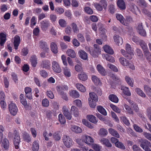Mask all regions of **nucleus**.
<instances>
[{
    "label": "nucleus",
    "instance_id": "393cba45",
    "mask_svg": "<svg viewBox=\"0 0 151 151\" xmlns=\"http://www.w3.org/2000/svg\"><path fill=\"white\" fill-rule=\"evenodd\" d=\"M50 48L52 51L55 54L58 52V47L56 44L54 42H52L50 44Z\"/></svg>",
    "mask_w": 151,
    "mask_h": 151
},
{
    "label": "nucleus",
    "instance_id": "37998d69",
    "mask_svg": "<svg viewBox=\"0 0 151 151\" xmlns=\"http://www.w3.org/2000/svg\"><path fill=\"white\" fill-rule=\"evenodd\" d=\"M139 44L143 49L144 52L148 50L146 44L143 41L140 40Z\"/></svg>",
    "mask_w": 151,
    "mask_h": 151
},
{
    "label": "nucleus",
    "instance_id": "6e6552de",
    "mask_svg": "<svg viewBox=\"0 0 151 151\" xmlns=\"http://www.w3.org/2000/svg\"><path fill=\"white\" fill-rule=\"evenodd\" d=\"M39 47L45 52H47L49 51V47L47 43L43 40L39 42Z\"/></svg>",
    "mask_w": 151,
    "mask_h": 151
},
{
    "label": "nucleus",
    "instance_id": "79ce46f5",
    "mask_svg": "<svg viewBox=\"0 0 151 151\" xmlns=\"http://www.w3.org/2000/svg\"><path fill=\"white\" fill-rule=\"evenodd\" d=\"M78 77L79 79L82 81H85L87 78V75L83 72L79 73L78 75Z\"/></svg>",
    "mask_w": 151,
    "mask_h": 151
},
{
    "label": "nucleus",
    "instance_id": "ddd939ff",
    "mask_svg": "<svg viewBox=\"0 0 151 151\" xmlns=\"http://www.w3.org/2000/svg\"><path fill=\"white\" fill-rule=\"evenodd\" d=\"M70 129L71 131L76 133H80L82 132V129L81 128L76 125H71Z\"/></svg>",
    "mask_w": 151,
    "mask_h": 151
},
{
    "label": "nucleus",
    "instance_id": "09e8293b",
    "mask_svg": "<svg viewBox=\"0 0 151 151\" xmlns=\"http://www.w3.org/2000/svg\"><path fill=\"white\" fill-rule=\"evenodd\" d=\"M58 23L60 26L62 27H65L67 24L66 21L63 19H60L58 20Z\"/></svg>",
    "mask_w": 151,
    "mask_h": 151
},
{
    "label": "nucleus",
    "instance_id": "0e129e2a",
    "mask_svg": "<svg viewBox=\"0 0 151 151\" xmlns=\"http://www.w3.org/2000/svg\"><path fill=\"white\" fill-rule=\"evenodd\" d=\"M125 49L128 53H132V52H133L131 45L128 44H127L126 45Z\"/></svg>",
    "mask_w": 151,
    "mask_h": 151
},
{
    "label": "nucleus",
    "instance_id": "412c9836",
    "mask_svg": "<svg viewBox=\"0 0 151 151\" xmlns=\"http://www.w3.org/2000/svg\"><path fill=\"white\" fill-rule=\"evenodd\" d=\"M140 142H141L140 146L143 149L145 147H146L150 146V143L146 139H142Z\"/></svg>",
    "mask_w": 151,
    "mask_h": 151
},
{
    "label": "nucleus",
    "instance_id": "052dcab7",
    "mask_svg": "<svg viewBox=\"0 0 151 151\" xmlns=\"http://www.w3.org/2000/svg\"><path fill=\"white\" fill-rule=\"evenodd\" d=\"M107 67L114 71L117 72L118 71V68L116 66L111 64H108Z\"/></svg>",
    "mask_w": 151,
    "mask_h": 151
},
{
    "label": "nucleus",
    "instance_id": "b1692460",
    "mask_svg": "<svg viewBox=\"0 0 151 151\" xmlns=\"http://www.w3.org/2000/svg\"><path fill=\"white\" fill-rule=\"evenodd\" d=\"M68 89V87L67 86L62 85L58 86L57 90L59 93H62L64 91H66Z\"/></svg>",
    "mask_w": 151,
    "mask_h": 151
},
{
    "label": "nucleus",
    "instance_id": "de8ad7c7",
    "mask_svg": "<svg viewBox=\"0 0 151 151\" xmlns=\"http://www.w3.org/2000/svg\"><path fill=\"white\" fill-rule=\"evenodd\" d=\"M129 102L130 104H131V106L135 111L137 112L139 110V108L137 106V105L132 101L130 100L129 101Z\"/></svg>",
    "mask_w": 151,
    "mask_h": 151
},
{
    "label": "nucleus",
    "instance_id": "423d86ee",
    "mask_svg": "<svg viewBox=\"0 0 151 151\" xmlns=\"http://www.w3.org/2000/svg\"><path fill=\"white\" fill-rule=\"evenodd\" d=\"M82 139L84 142L88 145H91L93 142V138L90 136L86 134L82 136Z\"/></svg>",
    "mask_w": 151,
    "mask_h": 151
},
{
    "label": "nucleus",
    "instance_id": "69168bd1",
    "mask_svg": "<svg viewBox=\"0 0 151 151\" xmlns=\"http://www.w3.org/2000/svg\"><path fill=\"white\" fill-rule=\"evenodd\" d=\"M115 8L113 4H110L109 6V11L111 14H113L115 11Z\"/></svg>",
    "mask_w": 151,
    "mask_h": 151
},
{
    "label": "nucleus",
    "instance_id": "4be33fe9",
    "mask_svg": "<svg viewBox=\"0 0 151 151\" xmlns=\"http://www.w3.org/2000/svg\"><path fill=\"white\" fill-rule=\"evenodd\" d=\"M50 63L49 61L43 60L41 65V66L43 68L48 69L50 67Z\"/></svg>",
    "mask_w": 151,
    "mask_h": 151
},
{
    "label": "nucleus",
    "instance_id": "cd10ccee",
    "mask_svg": "<svg viewBox=\"0 0 151 151\" xmlns=\"http://www.w3.org/2000/svg\"><path fill=\"white\" fill-rule=\"evenodd\" d=\"M19 99L20 102L23 105L25 106H27V103L26 99L23 94H20L19 96Z\"/></svg>",
    "mask_w": 151,
    "mask_h": 151
},
{
    "label": "nucleus",
    "instance_id": "dca6fc26",
    "mask_svg": "<svg viewBox=\"0 0 151 151\" xmlns=\"http://www.w3.org/2000/svg\"><path fill=\"white\" fill-rule=\"evenodd\" d=\"M64 74L66 77H69L71 76V73L70 69L66 66L63 68Z\"/></svg>",
    "mask_w": 151,
    "mask_h": 151
},
{
    "label": "nucleus",
    "instance_id": "49530a36",
    "mask_svg": "<svg viewBox=\"0 0 151 151\" xmlns=\"http://www.w3.org/2000/svg\"><path fill=\"white\" fill-rule=\"evenodd\" d=\"M108 132L104 128L100 129L99 132V135L101 137L106 136Z\"/></svg>",
    "mask_w": 151,
    "mask_h": 151
},
{
    "label": "nucleus",
    "instance_id": "13d9d810",
    "mask_svg": "<svg viewBox=\"0 0 151 151\" xmlns=\"http://www.w3.org/2000/svg\"><path fill=\"white\" fill-rule=\"evenodd\" d=\"M130 10L134 13L136 14V12L137 9V6L134 4H132L130 6Z\"/></svg>",
    "mask_w": 151,
    "mask_h": 151
},
{
    "label": "nucleus",
    "instance_id": "f3484780",
    "mask_svg": "<svg viewBox=\"0 0 151 151\" xmlns=\"http://www.w3.org/2000/svg\"><path fill=\"white\" fill-rule=\"evenodd\" d=\"M103 48L105 52L112 55L114 54V52L112 48L109 45H105L104 46Z\"/></svg>",
    "mask_w": 151,
    "mask_h": 151
},
{
    "label": "nucleus",
    "instance_id": "ea45409f",
    "mask_svg": "<svg viewBox=\"0 0 151 151\" xmlns=\"http://www.w3.org/2000/svg\"><path fill=\"white\" fill-rule=\"evenodd\" d=\"M92 80L95 84L96 85L101 84V82L99 79L96 76H92Z\"/></svg>",
    "mask_w": 151,
    "mask_h": 151
},
{
    "label": "nucleus",
    "instance_id": "9b49d317",
    "mask_svg": "<svg viewBox=\"0 0 151 151\" xmlns=\"http://www.w3.org/2000/svg\"><path fill=\"white\" fill-rule=\"evenodd\" d=\"M41 24L42 29L45 30L50 26V23L49 21L44 20L41 22Z\"/></svg>",
    "mask_w": 151,
    "mask_h": 151
},
{
    "label": "nucleus",
    "instance_id": "774afa93",
    "mask_svg": "<svg viewBox=\"0 0 151 151\" xmlns=\"http://www.w3.org/2000/svg\"><path fill=\"white\" fill-rule=\"evenodd\" d=\"M124 106L127 112L131 114H133V112L130 106L126 104H124Z\"/></svg>",
    "mask_w": 151,
    "mask_h": 151
},
{
    "label": "nucleus",
    "instance_id": "f03ea898",
    "mask_svg": "<svg viewBox=\"0 0 151 151\" xmlns=\"http://www.w3.org/2000/svg\"><path fill=\"white\" fill-rule=\"evenodd\" d=\"M119 60L121 64L123 66L128 67L132 70L135 69V67L133 65L130 63L129 61L127 60L123 57L120 58Z\"/></svg>",
    "mask_w": 151,
    "mask_h": 151
},
{
    "label": "nucleus",
    "instance_id": "e2e57ef3",
    "mask_svg": "<svg viewBox=\"0 0 151 151\" xmlns=\"http://www.w3.org/2000/svg\"><path fill=\"white\" fill-rule=\"evenodd\" d=\"M82 122L84 125L89 128H93V127L91 125V124L85 119H82Z\"/></svg>",
    "mask_w": 151,
    "mask_h": 151
},
{
    "label": "nucleus",
    "instance_id": "338daca9",
    "mask_svg": "<svg viewBox=\"0 0 151 151\" xmlns=\"http://www.w3.org/2000/svg\"><path fill=\"white\" fill-rule=\"evenodd\" d=\"M84 11L86 13L89 14H91L93 13L92 9L88 7H85L84 8Z\"/></svg>",
    "mask_w": 151,
    "mask_h": 151
},
{
    "label": "nucleus",
    "instance_id": "a19ab883",
    "mask_svg": "<svg viewBox=\"0 0 151 151\" xmlns=\"http://www.w3.org/2000/svg\"><path fill=\"white\" fill-rule=\"evenodd\" d=\"M30 61L31 62L32 65L35 67L37 63V60L35 55H33L30 58Z\"/></svg>",
    "mask_w": 151,
    "mask_h": 151
},
{
    "label": "nucleus",
    "instance_id": "a18cd8bd",
    "mask_svg": "<svg viewBox=\"0 0 151 151\" xmlns=\"http://www.w3.org/2000/svg\"><path fill=\"white\" fill-rule=\"evenodd\" d=\"M97 109L98 111L101 113L104 116L106 115V112L103 107L100 106H98L97 107Z\"/></svg>",
    "mask_w": 151,
    "mask_h": 151
},
{
    "label": "nucleus",
    "instance_id": "c9c22d12",
    "mask_svg": "<svg viewBox=\"0 0 151 151\" xmlns=\"http://www.w3.org/2000/svg\"><path fill=\"white\" fill-rule=\"evenodd\" d=\"M70 111L71 113H73L74 115L76 117H77L78 116L79 113L77 109L74 106H71Z\"/></svg>",
    "mask_w": 151,
    "mask_h": 151
},
{
    "label": "nucleus",
    "instance_id": "7c9ffc66",
    "mask_svg": "<svg viewBox=\"0 0 151 151\" xmlns=\"http://www.w3.org/2000/svg\"><path fill=\"white\" fill-rule=\"evenodd\" d=\"M121 90L125 95L128 96H130L131 95V93L128 87L123 86L121 87Z\"/></svg>",
    "mask_w": 151,
    "mask_h": 151
},
{
    "label": "nucleus",
    "instance_id": "a211bd4d",
    "mask_svg": "<svg viewBox=\"0 0 151 151\" xmlns=\"http://www.w3.org/2000/svg\"><path fill=\"white\" fill-rule=\"evenodd\" d=\"M6 36L3 33H0V44L1 46L4 45L6 40Z\"/></svg>",
    "mask_w": 151,
    "mask_h": 151
},
{
    "label": "nucleus",
    "instance_id": "e433bc0d",
    "mask_svg": "<svg viewBox=\"0 0 151 151\" xmlns=\"http://www.w3.org/2000/svg\"><path fill=\"white\" fill-rule=\"evenodd\" d=\"M109 99L112 102L117 103L118 102L119 99L115 95L111 94L109 96Z\"/></svg>",
    "mask_w": 151,
    "mask_h": 151
},
{
    "label": "nucleus",
    "instance_id": "603ef678",
    "mask_svg": "<svg viewBox=\"0 0 151 151\" xmlns=\"http://www.w3.org/2000/svg\"><path fill=\"white\" fill-rule=\"evenodd\" d=\"M110 106L112 110L116 112L119 113L121 112V110L117 106L115 105L111 104Z\"/></svg>",
    "mask_w": 151,
    "mask_h": 151
},
{
    "label": "nucleus",
    "instance_id": "39448f33",
    "mask_svg": "<svg viewBox=\"0 0 151 151\" xmlns=\"http://www.w3.org/2000/svg\"><path fill=\"white\" fill-rule=\"evenodd\" d=\"M9 109L10 113L13 115L16 114L18 111V109L16 105L11 102L9 105Z\"/></svg>",
    "mask_w": 151,
    "mask_h": 151
},
{
    "label": "nucleus",
    "instance_id": "3c124183",
    "mask_svg": "<svg viewBox=\"0 0 151 151\" xmlns=\"http://www.w3.org/2000/svg\"><path fill=\"white\" fill-rule=\"evenodd\" d=\"M71 27H72L73 32L75 33H77L79 31L78 28L76 24L74 23L71 24L70 25Z\"/></svg>",
    "mask_w": 151,
    "mask_h": 151
},
{
    "label": "nucleus",
    "instance_id": "bf43d9fd",
    "mask_svg": "<svg viewBox=\"0 0 151 151\" xmlns=\"http://www.w3.org/2000/svg\"><path fill=\"white\" fill-rule=\"evenodd\" d=\"M43 135L45 137V139L47 141L49 140V138L48 137H51L52 135V134L50 132L48 134L47 132L46 131H44L43 133Z\"/></svg>",
    "mask_w": 151,
    "mask_h": 151
},
{
    "label": "nucleus",
    "instance_id": "2eb2a0df",
    "mask_svg": "<svg viewBox=\"0 0 151 151\" xmlns=\"http://www.w3.org/2000/svg\"><path fill=\"white\" fill-rule=\"evenodd\" d=\"M117 5L121 10H124L126 9L125 4L123 0H118Z\"/></svg>",
    "mask_w": 151,
    "mask_h": 151
},
{
    "label": "nucleus",
    "instance_id": "0eeeda50",
    "mask_svg": "<svg viewBox=\"0 0 151 151\" xmlns=\"http://www.w3.org/2000/svg\"><path fill=\"white\" fill-rule=\"evenodd\" d=\"M52 68L56 73H60L61 72V69L58 63L55 61H53L52 63Z\"/></svg>",
    "mask_w": 151,
    "mask_h": 151
},
{
    "label": "nucleus",
    "instance_id": "8fccbe9b",
    "mask_svg": "<svg viewBox=\"0 0 151 151\" xmlns=\"http://www.w3.org/2000/svg\"><path fill=\"white\" fill-rule=\"evenodd\" d=\"M116 17L117 19L120 21L122 24H125L124 23V18L123 17L121 14H116Z\"/></svg>",
    "mask_w": 151,
    "mask_h": 151
},
{
    "label": "nucleus",
    "instance_id": "58836bf2",
    "mask_svg": "<svg viewBox=\"0 0 151 151\" xmlns=\"http://www.w3.org/2000/svg\"><path fill=\"white\" fill-rule=\"evenodd\" d=\"M70 96L74 98H77L80 96L78 92L76 90L71 91L70 92Z\"/></svg>",
    "mask_w": 151,
    "mask_h": 151
},
{
    "label": "nucleus",
    "instance_id": "1a4fd4ad",
    "mask_svg": "<svg viewBox=\"0 0 151 151\" xmlns=\"http://www.w3.org/2000/svg\"><path fill=\"white\" fill-rule=\"evenodd\" d=\"M96 69L98 72L102 75L105 76L107 74L104 68L101 65L98 64Z\"/></svg>",
    "mask_w": 151,
    "mask_h": 151
},
{
    "label": "nucleus",
    "instance_id": "9d476101",
    "mask_svg": "<svg viewBox=\"0 0 151 151\" xmlns=\"http://www.w3.org/2000/svg\"><path fill=\"white\" fill-rule=\"evenodd\" d=\"M78 54L81 59L84 60L88 59V54L84 50H80L78 52Z\"/></svg>",
    "mask_w": 151,
    "mask_h": 151
},
{
    "label": "nucleus",
    "instance_id": "680f3d73",
    "mask_svg": "<svg viewBox=\"0 0 151 151\" xmlns=\"http://www.w3.org/2000/svg\"><path fill=\"white\" fill-rule=\"evenodd\" d=\"M99 3L102 6L103 8L105 9H106L107 4L106 0H101L100 1Z\"/></svg>",
    "mask_w": 151,
    "mask_h": 151
},
{
    "label": "nucleus",
    "instance_id": "2f4dec72",
    "mask_svg": "<svg viewBox=\"0 0 151 151\" xmlns=\"http://www.w3.org/2000/svg\"><path fill=\"white\" fill-rule=\"evenodd\" d=\"M39 148V142L38 141L35 140L34 142L32 147V149L33 151H38Z\"/></svg>",
    "mask_w": 151,
    "mask_h": 151
},
{
    "label": "nucleus",
    "instance_id": "5fc2aeb1",
    "mask_svg": "<svg viewBox=\"0 0 151 151\" xmlns=\"http://www.w3.org/2000/svg\"><path fill=\"white\" fill-rule=\"evenodd\" d=\"M59 120L62 124H64L65 122V120L64 116L61 114L58 115Z\"/></svg>",
    "mask_w": 151,
    "mask_h": 151
},
{
    "label": "nucleus",
    "instance_id": "6ab92c4d",
    "mask_svg": "<svg viewBox=\"0 0 151 151\" xmlns=\"http://www.w3.org/2000/svg\"><path fill=\"white\" fill-rule=\"evenodd\" d=\"M89 98L88 99V100L94 101H98V98L97 95L93 92H91L89 93Z\"/></svg>",
    "mask_w": 151,
    "mask_h": 151
},
{
    "label": "nucleus",
    "instance_id": "864d4df0",
    "mask_svg": "<svg viewBox=\"0 0 151 151\" xmlns=\"http://www.w3.org/2000/svg\"><path fill=\"white\" fill-rule=\"evenodd\" d=\"M115 146L116 147L122 150H125L126 147L121 142L119 141L116 144Z\"/></svg>",
    "mask_w": 151,
    "mask_h": 151
},
{
    "label": "nucleus",
    "instance_id": "5701e85b",
    "mask_svg": "<svg viewBox=\"0 0 151 151\" xmlns=\"http://www.w3.org/2000/svg\"><path fill=\"white\" fill-rule=\"evenodd\" d=\"M2 146L5 149H8L9 147V143L8 140L6 138H3Z\"/></svg>",
    "mask_w": 151,
    "mask_h": 151
},
{
    "label": "nucleus",
    "instance_id": "c85d7f7f",
    "mask_svg": "<svg viewBox=\"0 0 151 151\" xmlns=\"http://www.w3.org/2000/svg\"><path fill=\"white\" fill-rule=\"evenodd\" d=\"M125 79L126 82L129 86L132 87L133 86L134 81L133 79L131 78L128 76H126L125 77Z\"/></svg>",
    "mask_w": 151,
    "mask_h": 151
},
{
    "label": "nucleus",
    "instance_id": "f8f14e48",
    "mask_svg": "<svg viewBox=\"0 0 151 151\" xmlns=\"http://www.w3.org/2000/svg\"><path fill=\"white\" fill-rule=\"evenodd\" d=\"M114 39L116 44L118 45H121L123 43L122 38L117 35H115L114 37Z\"/></svg>",
    "mask_w": 151,
    "mask_h": 151
},
{
    "label": "nucleus",
    "instance_id": "473e14b6",
    "mask_svg": "<svg viewBox=\"0 0 151 151\" xmlns=\"http://www.w3.org/2000/svg\"><path fill=\"white\" fill-rule=\"evenodd\" d=\"M76 86L79 90L81 92H84L86 91L85 87L80 83H76Z\"/></svg>",
    "mask_w": 151,
    "mask_h": 151
},
{
    "label": "nucleus",
    "instance_id": "f704fd0d",
    "mask_svg": "<svg viewBox=\"0 0 151 151\" xmlns=\"http://www.w3.org/2000/svg\"><path fill=\"white\" fill-rule=\"evenodd\" d=\"M66 53L68 56L72 58H75L76 56V53L73 50L69 49L67 51Z\"/></svg>",
    "mask_w": 151,
    "mask_h": 151
},
{
    "label": "nucleus",
    "instance_id": "c756f323",
    "mask_svg": "<svg viewBox=\"0 0 151 151\" xmlns=\"http://www.w3.org/2000/svg\"><path fill=\"white\" fill-rule=\"evenodd\" d=\"M109 133L113 136L117 138H119L120 137V135L114 129L112 128H110L109 129Z\"/></svg>",
    "mask_w": 151,
    "mask_h": 151
},
{
    "label": "nucleus",
    "instance_id": "72a5a7b5",
    "mask_svg": "<svg viewBox=\"0 0 151 151\" xmlns=\"http://www.w3.org/2000/svg\"><path fill=\"white\" fill-rule=\"evenodd\" d=\"M135 91L137 93L139 96L143 98H145L146 97L145 94L140 88H137L135 89Z\"/></svg>",
    "mask_w": 151,
    "mask_h": 151
},
{
    "label": "nucleus",
    "instance_id": "4c0bfd02",
    "mask_svg": "<svg viewBox=\"0 0 151 151\" xmlns=\"http://www.w3.org/2000/svg\"><path fill=\"white\" fill-rule=\"evenodd\" d=\"M145 91L150 98H151V88L148 86L145 85L144 86Z\"/></svg>",
    "mask_w": 151,
    "mask_h": 151
},
{
    "label": "nucleus",
    "instance_id": "4468645a",
    "mask_svg": "<svg viewBox=\"0 0 151 151\" xmlns=\"http://www.w3.org/2000/svg\"><path fill=\"white\" fill-rule=\"evenodd\" d=\"M20 41V37L16 35L14 37V44L15 49L17 50L19 45Z\"/></svg>",
    "mask_w": 151,
    "mask_h": 151
},
{
    "label": "nucleus",
    "instance_id": "6e6d98bb",
    "mask_svg": "<svg viewBox=\"0 0 151 151\" xmlns=\"http://www.w3.org/2000/svg\"><path fill=\"white\" fill-rule=\"evenodd\" d=\"M92 147L95 151H100L101 147L99 145L93 144L92 145Z\"/></svg>",
    "mask_w": 151,
    "mask_h": 151
},
{
    "label": "nucleus",
    "instance_id": "20e7f679",
    "mask_svg": "<svg viewBox=\"0 0 151 151\" xmlns=\"http://www.w3.org/2000/svg\"><path fill=\"white\" fill-rule=\"evenodd\" d=\"M63 140L64 144L67 147L70 148L72 145V139L67 135L63 136Z\"/></svg>",
    "mask_w": 151,
    "mask_h": 151
},
{
    "label": "nucleus",
    "instance_id": "4d7b16f0",
    "mask_svg": "<svg viewBox=\"0 0 151 151\" xmlns=\"http://www.w3.org/2000/svg\"><path fill=\"white\" fill-rule=\"evenodd\" d=\"M132 21V19L130 17H127L126 19H124V23L125 24H123L125 26H127L128 24Z\"/></svg>",
    "mask_w": 151,
    "mask_h": 151
},
{
    "label": "nucleus",
    "instance_id": "aec40b11",
    "mask_svg": "<svg viewBox=\"0 0 151 151\" xmlns=\"http://www.w3.org/2000/svg\"><path fill=\"white\" fill-rule=\"evenodd\" d=\"M63 113L64 116L67 119L70 120L72 118V116L71 114L69 112L68 110L64 107L63 108Z\"/></svg>",
    "mask_w": 151,
    "mask_h": 151
},
{
    "label": "nucleus",
    "instance_id": "7ed1b4c3",
    "mask_svg": "<svg viewBox=\"0 0 151 151\" xmlns=\"http://www.w3.org/2000/svg\"><path fill=\"white\" fill-rule=\"evenodd\" d=\"M101 49L96 44L93 45V47L91 49V52H90V54L94 57H97L101 53Z\"/></svg>",
    "mask_w": 151,
    "mask_h": 151
},
{
    "label": "nucleus",
    "instance_id": "f257e3e1",
    "mask_svg": "<svg viewBox=\"0 0 151 151\" xmlns=\"http://www.w3.org/2000/svg\"><path fill=\"white\" fill-rule=\"evenodd\" d=\"M12 133L9 132L8 134L9 137H12ZM12 137H13V142L14 147L16 149H19V144L20 142V138L19 133L16 131L14 132Z\"/></svg>",
    "mask_w": 151,
    "mask_h": 151
},
{
    "label": "nucleus",
    "instance_id": "c03bdc74",
    "mask_svg": "<svg viewBox=\"0 0 151 151\" xmlns=\"http://www.w3.org/2000/svg\"><path fill=\"white\" fill-rule=\"evenodd\" d=\"M104 57L107 60L111 62L114 63L115 62L114 58L111 56L106 54L104 55Z\"/></svg>",
    "mask_w": 151,
    "mask_h": 151
},
{
    "label": "nucleus",
    "instance_id": "bb28decb",
    "mask_svg": "<svg viewBox=\"0 0 151 151\" xmlns=\"http://www.w3.org/2000/svg\"><path fill=\"white\" fill-rule=\"evenodd\" d=\"M87 118L89 121L93 123L96 124L98 122V119L93 115H88L87 116Z\"/></svg>",
    "mask_w": 151,
    "mask_h": 151
},
{
    "label": "nucleus",
    "instance_id": "a878e982",
    "mask_svg": "<svg viewBox=\"0 0 151 151\" xmlns=\"http://www.w3.org/2000/svg\"><path fill=\"white\" fill-rule=\"evenodd\" d=\"M101 142L105 145L108 147H111L112 146V145L109 142L108 139L105 138H103L100 140Z\"/></svg>",
    "mask_w": 151,
    "mask_h": 151
}]
</instances>
